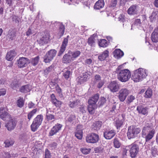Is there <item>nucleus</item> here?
<instances>
[{
	"label": "nucleus",
	"instance_id": "nucleus-1",
	"mask_svg": "<svg viewBox=\"0 0 158 158\" xmlns=\"http://www.w3.org/2000/svg\"><path fill=\"white\" fill-rule=\"evenodd\" d=\"M99 94H97L89 98L88 101L89 105L87 109L89 113L91 114H94L95 110L98 107L97 102L98 100Z\"/></svg>",
	"mask_w": 158,
	"mask_h": 158
},
{
	"label": "nucleus",
	"instance_id": "nucleus-2",
	"mask_svg": "<svg viewBox=\"0 0 158 158\" xmlns=\"http://www.w3.org/2000/svg\"><path fill=\"white\" fill-rule=\"evenodd\" d=\"M147 71L145 69L139 68L134 71L132 76V79L135 82H139L147 76Z\"/></svg>",
	"mask_w": 158,
	"mask_h": 158
},
{
	"label": "nucleus",
	"instance_id": "nucleus-3",
	"mask_svg": "<svg viewBox=\"0 0 158 158\" xmlns=\"http://www.w3.org/2000/svg\"><path fill=\"white\" fill-rule=\"evenodd\" d=\"M118 73V79L122 82H125L128 81L131 75L130 72L128 69L121 70Z\"/></svg>",
	"mask_w": 158,
	"mask_h": 158
},
{
	"label": "nucleus",
	"instance_id": "nucleus-4",
	"mask_svg": "<svg viewBox=\"0 0 158 158\" xmlns=\"http://www.w3.org/2000/svg\"><path fill=\"white\" fill-rule=\"evenodd\" d=\"M140 128L137 127L135 126H131L128 127L127 136L129 139L134 138L140 132Z\"/></svg>",
	"mask_w": 158,
	"mask_h": 158
},
{
	"label": "nucleus",
	"instance_id": "nucleus-5",
	"mask_svg": "<svg viewBox=\"0 0 158 158\" xmlns=\"http://www.w3.org/2000/svg\"><path fill=\"white\" fill-rule=\"evenodd\" d=\"M43 116L41 114L37 115L35 118L31 126V130L32 131H35L41 125L43 120Z\"/></svg>",
	"mask_w": 158,
	"mask_h": 158
},
{
	"label": "nucleus",
	"instance_id": "nucleus-6",
	"mask_svg": "<svg viewBox=\"0 0 158 158\" xmlns=\"http://www.w3.org/2000/svg\"><path fill=\"white\" fill-rule=\"evenodd\" d=\"M56 52L55 49H51L48 51L44 57V61L46 63L50 62L56 56Z\"/></svg>",
	"mask_w": 158,
	"mask_h": 158
},
{
	"label": "nucleus",
	"instance_id": "nucleus-7",
	"mask_svg": "<svg viewBox=\"0 0 158 158\" xmlns=\"http://www.w3.org/2000/svg\"><path fill=\"white\" fill-rule=\"evenodd\" d=\"M99 139L98 135L94 133H92L87 135L86 137V141L89 143H95Z\"/></svg>",
	"mask_w": 158,
	"mask_h": 158
},
{
	"label": "nucleus",
	"instance_id": "nucleus-8",
	"mask_svg": "<svg viewBox=\"0 0 158 158\" xmlns=\"http://www.w3.org/2000/svg\"><path fill=\"white\" fill-rule=\"evenodd\" d=\"M130 93L129 90L126 88L121 89L118 93V98L121 102H123Z\"/></svg>",
	"mask_w": 158,
	"mask_h": 158
},
{
	"label": "nucleus",
	"instance_id": "nucleus-9",
	"mask_svg": "<svg viewBox=\"0 0 158 158\" xmlns=\"http://www.w3.org/2000/svg\"><path fill=\"white\" fill-rule=\"evenodd\" d=\"M17 122L15 119H11L6 123L5 126L8 131H11L16 127Z\"/></svg>",
	"mask_w": 158,
	"mask_h": 158
},
{
	"label": "nucleus",
	"instance_id": "nucleus-10",
	"mask_svg": "<svg viewBox=\"0 0 158 158\" xmlns=\"http://www.w3.org/2000/svg\"><path fill=\"white\" fill-rule=\"evenodd\" d=\"M62 127V125L60 124L57 123L56 124L51 128L49 132L48 136H52L56 135L60 130Z\"/></svg>",
	"mask_w": 158,
	"mask_h": 158
},
{
	"label": "nucleus",
	"instance_id": "nucleus-11",
	"mask_svg": "<svg viewBox=\"0 0 158 158\" xmlns=\"http://www.w3.org/2000/svg\"><path fill=\"white\" fill-rule=\"evenodd\" d=\"M139 146L135 144H132L130 148V153L132 158H134L136 156L139 151Z\"/></svg>",
	"mask_w": 158,
	"mask_h": 158
},
{
	"label": "nucleus",
	"instance_id": "nucleus-12",
	"mask_svg": "<svg viewBox=\"0 0 158 158\" xmlns=\"http://www.w3.org/2000/svg\"><path fill=\"white\" fill-rule=\"evenodd\" d=\"M17 62L18 65L20 68L26 66L30 62L28 59L25 57L20 58Z\"/></svg>",
	"mask_w": 158,
	"mask_h": 158
},
{
	"label": "nucleus",
	"instance_id": "nucleus-13",
	"mask_svg": "<svg viewBox=\"0 0 158 158\" xmlns=\"http://www.w3.org/2000/svg\"><path fill=\"white\" fill-rule=\"evenodd\" d=\"M69 36L68 35L66 38L64 39L61 46L60 50L58 53V56H60L62 55L65 50L68 43Z\"/></svg>",
	"mask_w": 158,
	"mask_h": 158
},
{
	"label": "nucleus",
	"instance_id": "nucleus-14",
	"mask_svg": "<svg viewBox=\"0 0 158 158\" xmlns=\"http://www.w3.org/2000/svg\"><path fill=\"white\" fill-rule=\"evenodd\" d=\"M108 87L112 92H116L119 89V85L116 81H114L109 84Z\"/></svg>",
	"mask_w": 158,
	"mask_h": 158
},
{
	"label": "nucleus",
	"instance_id": "nucleus-15",
	"mask_svg": "<svg viewBox=\"0 0 158 158\" xmlns=\"http://www.w3.org/2000/svg\"><path fill=\"white\" fill-rule=\"evenodd\" d=\"M114 130L106 131L104 132V137L106 139H110L113 138L115 135Z\"/></svg>",
	"mask_w": 158,
	"mask_h": 158
},
{
	"label": "nucleus",
	"instance_id": "nucleus-16",
	"mask_svg": "<svg viewBox=\"0 0 158 158\" xmlns=\"http://www.w3.org/2000/svg\"><path fill=\"white\" fill-rule=\"evenodd\" d=\"M138 112L140 114L147 115L148 112V108L146 107H144L142 105L138 106L136 109Z\"/></svg>",
	"mask_w": 158,
	"mask_h": 158
},
{
	"label": "nucleus",
	"instance_id": "nucleus-17",
	"mask_svg": "<svg viewBox=\"0 0 158 158\" xmlns=\"http://www.w3.org/2000/svg\"><path fill=\"white\" fill-rule=\"evenodd\" d=\"M90 72H85L83 73V76L81 77L78 80V82L80 84L82 83L83 82L86 81L88 80L89 78V77L90 76Z\"/></svg>",
	"mask_w": 158,
	"mask_h": 158
},
{
	"label": "nucleus",
	"instance_id": "nucleus-18",
	"mask_svg": "<svg viewBox=\"0 0 158 158\" xmlns=\"http://www.w3.org/2000/svg\"><path fill=\"white\" fill-rule=\"evenodd\" d=\"M63 78H64L66 80H70L72 75V72L70 70L64 69L63 71Z\"/></svg>",
	"mask_w": 158,
	"mask_h": 158
},
{
	"label": "nucleus",
	"instance_id": "nucleus-19",
	"mask_svg": "<svg viewBox=\"0 0 158 158\" xmlns=\"http://www.w3.org/2000/svg\"><path fill=\"white\" fill-rule=\"evenodd\" d=\"M62 61L63 63H69L73 61L71 54H69V51L67 53L64 55L62 59Z\"/></svg>",
	"mask_w": 158,
	"mask_h": 158
},
{
	"label": "nucleus",
	"instance_id": "nucleus-20",
	"mask_svg": "<svg viewBox=\"0 0 158 158\" xmlns=\"http://www.w3.org/2000/svg\"><path fill=\"white\" fill-rule=\"evenodd\" d=\"M16 55V53L15 50H10L7 52L6 58L7 60L11 61Z\"/></svg>",
	"mask_w": 158,
	"mask_h": 158
},
{
	"label": "nucleus",
	"instance_id": "nucleus-21",
	"mask_svg": "<svg viewBox=\"0 0 158 158\" xmlns=\"http://www.w3.org/2000/svg\"><path fill=\"white\" fill-rule=\"evenodd\" d=\"M127 12L128 14L130 15H134L137 14V10L136 6L133 5L131 6L128 10Z\"/></svg>",
	"mask_w": 158,
	"mask_h": 158
},
{
	"label": "nucleus",
	"instance_id": "nucleus-22",
	"mask_svg": "<svg viewBox=\"0 0 158 158\" xmlns=\"http://www.w3.org/2000/svg\"><path fill=\"white\" fill-rule=\"evenodd\" d=\"M104 0H98L95 4L94 8V9L99 10L104 7Z\"/></svg>",
	"mask_w": 158,
	"mask_h": 158
},
{
	"label": "nucleus",
	"instance_id": "nucleus-23",
	"mask_svg": "<svg viewBox=\"0 0 158 158\" xmlns=\"http://www.w3.org/2000/svg\"><path fill=\"white\" fill-rule=\"evenodd\" d=\"M113 54L115 57L118 59L123 56L124 53L121 50L118 49H116L114 51Z\"/></svg>",
	"mask_w": 158,
	"mask_h": 158
},
{
	"label": "nucleus",
	"instance_id": "nucleus-24",
	"mask_svg": "<svg viewBox=\"0 0 158 158\" xmlns=\"http://www.w3.org/2000/svg\"><path fill=\"white\" fill-rule=\"evenodd\" d=\"M108 56L109 51L107 50H106L101 54L98 56V58L100 61H102L105 60Z\"/></svg>",
	"mask_w": 158,
	"mask_h": 158
},
{
	"label": "nucleus",
	"instance_id": "nucleus-25",
	"mask_svg": "<svg viewBox=\"0 0 158 158\" xmlns=\"http://www.w3.org/2000/svg\"><path fill=\"white\" fill-rule=\"evenodd\" d=\"M69 51V54H71L73 60L78 57L81 54V52L77 50L73 52H72L71 50Z\"/></svg>",
	"mask_w": 158,
	"mask_h": 158
},
{
	"label": "nucleus",
	"instance_id": "nucleus-26",
	"mask_svg": "<svg viewBox=\"0 0 158 158\" xmlns=\"http://www.w3.org/2000/svg\"><path fill=\"white\" fill-rule=\"evenodd\" d=\"M102 125V122L100 121H99L94 123L92 126L93 129L94 130L98 131L100 129Z\"/></svg>",
	"mask_w": 158,
	"mask_h": 158
},
{
	"label": "nucleus",
	"instance_id": "nucleus-27",
	"mask_svg": "<svg viewBox=\"0 0 158 158\" xmlns=\"http://www.w3.org/2000/svg\"><path fill=\"white\" fill-rule=\"evenodd\" d=\"M154 134V131L152 130L151 131H149V133L147 134L144 137L145 138L146 142H147L151 139L153 137Z\"/></svg>",
	"mask_w": 158,
	"mask_h": 158
},
{
	"label": "nucleus",
	"instance_id": "nucleus-28",
	"mask_svg": "<svg viewBox=\"0 0 158 158\" xmlns=\"http://www.w3.org/2000/svg\"><path fill=\"white\" fill-rule=\"evenodd\" d=\"M31 89V87L30 86L28 85H26L21 87L20 91L22 93H27L30 92Z\"/></svg>",
	"mask_w": 158,
	"mask_h": 158
},
{
	"label": "nucleus",
	"instance_id": "nucleus-29",
	"mask_svg": "<svg viewBox=\"0 0 158 158\" xmlns=\"http://www.w3.org/2000/svg\"><path fill=\"white\" fill-rule=\"evenodd\" d=\"M8 114L7 112L5 111V109L2 107L0 108V116L3 120H5L4 118L6 117Z\"/></svg>",
	"mask_w": 158,
	"mask_h": 158
},
{
	"label": "nucleus",
	"instance_id": "nucleus-30",
	"mask_svg": "<svg viewBox=\"0 0 158 158\" xmlns=\"http://www.w3.org/2000/svg\"><path fill=\"white\" fill-rule=\"evenodd\" d=\"M39 59V56H37L35 58H31L29 61L30 63H31L32 65L35 66L38 64Z\"/></svg>",
	"mask_w": 158,
	"mask_h": 158
},
{
	"label": "nucleus",
	"instance_id": "nucleus-31",
	"mask_svg": "<svg viewBox=\"0 0 158 158\" xmlns=\"http://www.w3.org/2000/svg\"><path fill=\"white\" fill-rule=\"evenodd\" d=\"M151 128L148 126H146L144 127L142 131V136L143 137H144V136H145L148 134L149 131H151Z\"/></svg>",
	"mask_w": 158,
	"mask_h": 158
},
{
	"label": "nucleus",
	"instance_id": "nucleus-32",
	"mask_svg": "<svg viewBox=\"0 0 158 158\" xmlns=\"http://www.w3.org/2000/svg\"><path fill=\"white\" fill-rule=\"evenodd\" d=\"M152 91L151 89H148L145 91L144 96L146 98H150L152 95Z\"/></svg>",
	"mask_w": 158,
	"mask_h": 158
},
{
	"label": "nucleus",
	"instance_id": "nucleus-33",
	"mask_svg": "<svg viewBox=\"0 0 158 158\" xmlns=\"http://www.w3.org/2000/svg\"><path fill=\"white\" fill-rule=\"evenodd\" d=\"M158 18V12L155 11L152 12L150 18L151 22L156 20Z\"/></svg>",
	"mask_w": 158,
	"mask_h": 158
},
{
	"label": "nucleus",
	"instance_id": "nucleus-34",
	"mask_svg": "<svg viewBox=\"0 0 158 158\" xmlns=\"http://www.w3.org/2000/svg\"><path fill=\"white\" fill-rule=\"evenodd\" d=\"M48 40V38L46 35H44L40 38L38 41H39V44L43 45L44 43H47Z\"/></svg>",
	"mask_w": 158,
	"mask_h": 158
},
{
	"label": "nucleus",
	"instance_id": "nucleus-35",
	"mask_svg": "<svg viewBox=\"0 0 158 158\" xmlns=\"http://www.w3.org/2000/svg\"><path fill=\"white\" fill-rule=\"evenodd\" d=\"M80 103V101L78 100L75 101H70L69 104L70 107L73 108L77 106Z\"/></svg>",
	"mask_w": 158,
	"mask_h": 158
},
{
	"label": "nucleus",
	"instance_id": "nucleus-36",
	"mask_svg": "<svg viewBox=\"0 0 158 158\" xmlns=\"http://www.w3.org/2000/svg\"><path fill=\"white\" fill-rule=\"evenodd\" d=\"M16 32L15 31H11L8 33L7 35V37L9 39V40H12L16 36Z\"/></svg>",
	"mask_w": 158,
	"mask_h": 158
},
{
	"label": "nucleus",
	"instance_id": "nucleus-37",
	"mask_svg": "<svg viewBox=\"0 0 158 158\" xmlns=\"http://www.w3.org/2000/svg\"><path fill=\"white\" fill-rule=\"evenodd\" d=\"M99 45L102 47H106L108 45L107 41L105 39H102L99 42Z\"/></svg>",
	"mask_w": 158,
	"mask_h": 158
},
{
	"label": "nucleus",
	"instance_id": "nucleus-38",
	"mask_svg": "<svg viewBox=\"0 0 158 158\" xmlns=\"http://www.w3.org/2000/svg\"><path fill=\"white\" fill-rule=\"evenodd\" d=\"M65 27L64 26L61 24H60L59 25V32L60 36V37L63 35L64 32Z\"/></svg>",
	"mask_w": 158,
	"mask_h": 158
},
{
	"label": "nucleus",
	"instance_id": "nucleus-39",
	"mask_svg": "<svg viewBox=\"0 0 158 158\" xmlns=\"http://www.w3.org/2000/svg\"><path fill=\"white\" fill-rule=\"evenodd\" d=\"M88 43L91 46H94L95 44V39L93 36H91L88 39Z\"/></svg>",
	"mask_w": 158,
	"mask_h": 158
},
{
	"label": "nucleus",
	"instance_id": "nucleus-40",
	"mask_svg": "<svg viewBox=\"0 0 158 158\" xmlns=\"http://www.w3.org/2000/svg\"><path fill=\"white\" fill-rule=\"evenodd\" d=\"M54 67V65L53 64H52L50 66L44 70V74L46 75H48L53 69Z\"/></svg>",
	"mask_w": 158,
	"mask_h": 158
},
{
	"label": "nucleus",
	"instance_id": "nucleus-41",
	"mask_svg": "<svg viewBox=\"0 0 158 158\" xmlns=\"http://www.w3.org/2000/svg\"><path fill=\"white\" fill-rule=\"evenodd\" d=\"M113 143L115 148H119L121 146V143L119 142V140L117 138H115L114 139Z\"/></svg>",
	"mask_w": 158,
	"mask_h": 158
},
{
	"label": "nucleus",
	"instance_id": "nucleus-42",
	"mask_svg": "<svg viewBox=\"0 0 158 158\" xmlns=\"http://www.w3.org/2000/svg\"><path fill=\"white\" fill-rule=\"evenodd\" d=\"M37 112V109H34L30 112L28 114L27 118L30 120L33 116Z\"/></svg>",
	"mask_w": 158,
	"mask_h": 158
},
{
	"label": "nucleus",
	"instance_id": "nucleus-43",
	"mask_svg": "<svg viewBox=\"0 0 158 158\" xmlns=\"http://www.w3.org/2000/svg\"><path fill=\"white\" fill-rule=\"evenodd\" d=\"M46 119L48 121L53 120V121L55 119V118L54 115L47 113L46 114Z\"/></svg>",
	"mask_w": 158,
	"mask_h": 158
},
{
	"label": "nucleus",
	"instance_id": "nucleus-44",
	"mask_svg": "<svg viewBox=\"0 0 158 158\" xmlns=\"http://www.w3.org/2000/svg\"><path fill=\"white\" fill-rule=\"evenodd\" d=\"M24 104V101L22 98H20L17 101V105L20 108L22 107Z\"/></svg>",
	"mask_w": 158,
	"mask_h": 158
},
{
	"label": "nucleus",
	"instance_id": "nucleus-45",
	"mask_svg": "<svg viewBox=\"0 0 158 158\" xmlns=\"http://www.w3.org/2000/svg\"><path fill=\"white\" fill-rule=\"evenodd\" d=\"M151 40L154 42H158V35L152 33L151 35Z\"/></svg>",
	"mask_w": 158,
	"mask_h": 158
},
{
	"label": "nucleus",
	"instance_id": "nucleus-46",
	"mask_svg": "<svg viewBox=\"0 0 158 158\" xmlns=\"http://www.w3.org/2000/svg\"><path fill=\"white\" fill-rule=\"evenodd\" d=\"M124 122V120L123 119L121 120H116V126L117 129L120 128L123 125V123Z\"/></svg>",
	"mask_w": 158,
	"mask_h": 158
},
{
	"label": "nucleus",
	"instance_id": "nucleus-47",
	"mask_svg": "<svg viewBox=\"0 0 158 158\" xmlns=\"http://www.w3.org/2000/svg\"><path fill=\"white\" fill-rule=\"evenodd\" d=\"M14 141L12 140H6L4 142V143L5 144V147L7 148L12 146L14 144Z\"/></svg>",
	"mask_w": 158,
	"mask_h": 158
},
{
	"label": "nucleus",
	"instance_id": "nucleus-48",
	"mask_svg": "<svg viewBox=\"0 0 158 158\" xmlns=\"http://www.w3.org/2000/svg\"><path fill=\"white\" fill-rule=\"evenodd\" d=\"M52 103L57 107H60L61 106L62 102L61 101L58 100L56 99L54 101H53Z\"/></svg>",
	"mask_w": 158,
	"mask_h": 158
},
{
	"label": "nucleus",
	"instance_id": "nucleus-49",
	"mask_svg": "<svg viewBox=\"0 0 158 158\" xmlns=\"http://www.w3.org/2000/svg\"><path fill=\"white\" fill-rule=\"evenodd\" d=\"M75 136L78 139H81L82 137V132L81 131H78L75 132Z\"/></svg>",
	"mask_w": 158,
	"mask_h": 158
},
{
	"label": "nucleus",
	"instance_id": "nucleus-50",
	"mask_svg": "<svg viewBox=\"0 0 158 158\" xmlns=\"http://www.w3.org/2000/svg\"><path fill=\"white\" fill-rule=\"evenodd\" d=\"M105 102V98L104 97H102L98 103L99 106L100 107L103 106Z\"/></svg>",
	"mask_w": 158,
	"mask_h": 158
},
{
	"label": "nucleus",
	"instance_id": "nucleus-51",
	"mask_svg": "<svg viewBox=\"0 0 158 158\" xmlns=\"http://www.w3.org/2000/svg\"><path fill=\"white\" fill-rule=\"evenodd\" d=\"M18 86V83L16 81H13L10 84V87L13 89H15Z\"/></svg>",
	"mask_w": 158,
	"mask_h": 158
},
{
	"label": "nucleus",
	"instance_id": "nucleus-52",
	"mask_svg": "<svg viewBox=\"0 0 158 158\" xmlns=\"http://www.w3.org/2000/svg\"><path fill=\"white\" fill-rule=\"evenodd\" d=\"M45 158H50L51 157V153L49 150L48 149H46L45 150Z\"/></svg>",
	"mask_w": 158,
	"mask_h": 158
},
{
	"label": "nucleus",
	"instance_id": "nucleus-53",
	"mask_svg": "<svg viewBox=\"0 0 158 158\" xmlns=\"http://www.w3.org/2000/svg\"><path fill=\"white\" fill-rule=\"evenodd\" d=\"M31 27H29L27 31L26 32V35L27 36H29L30 35L33 34L34 32L33 31Z\"/></svg>",
	"mask_w": 158,
	"mask_h": 158
},
{
	"label": "nucleus",
	"instance_id": "nucleus-54",
	"mask_svg": "<svg viewBox=\"0 0 158 158\" xmlns=\"http://www.w3.org/2000/svg\"><path fill=\"white\" fill-rule=\"evenodd\" d=\"M101 77L99 75H96L94 77V82L95 83L101 81Z\"/></svg>",
	"mask_w": 158,
	"mask_h": 158
},
{
	"label": "nucleus",
	"instance_id": "nucleus-55",
	"mask_svg": "<svg viewBox=\"0 0 158 158\" xmlns=\"http://www.w3.org/2000/svg\"><path fill=\"white\" fill-rule=\"evenodd\" d=\"M56 90L59 96H61L62 95L61 89L59 85H57L56 87Z\"/></svg>",
	"mask_w": 158,
	"mask_h": 158
},
{
	"label": "nucleus",
	"instance_id": "nucleus-56",
	"mask_svg": "<svg viewBox=\"0 0 158 158\" xmlns=\"http://www.w3.org/2000/svg\"><path fill=\"white\" fill-rule=\"evenodd\" d=\"M79 108L80 111L82 113H85L86 112L87 109V108L86 106L82 105Z\"/></svg>",
	"mask_w": 158,
	"mask_h": 158
},
{
	"label": "nucleus",
	"instance_id": "nucleus-57",
	"mask_svg": "<svg viewBox=\"0 0 158 158\" xmlns=\"http://www.w3.org/2000/svg\"><path fill=\"white\" fill-rule=\"evenodd\" d=\"M57 146V143L56 142H53L52 143L49 145L51 149H54L56 148Z\"/></svg>",
	"mask_w": 158,
	"mask_h": 158
},
{
	"label": "nucleus",
	"instance_id": "nucleus-58",
	"mask_svg": "<svg viewBox=\"0 0 158 158\" xmlns=\"http://www.w3.org/2000/svg\"><path fill=\"white\" fill-rule=\"evenodd\" d=\"M75 118L76 116L75 115L71 114L70 115L68 118V121L70 123H71L75 119Z\"/></svg>",
	"mask_w": 158,
	"mask_h": 158
},
{
	"label": "nucleus",
	"instance_id": "nucleus-59",
	"mask_svg": "<svg viewBox=\"0 0 158 158\" xmlns=\"http://www.w3.org/2000/svg\"><path fill=\"white\" fill-rule=\"evenodd\" d=\"M12 20L13 21H15L16 23H19V20L18 17L16 15H13L12 16Z\"/></svg>",
	"mask_w": 158,
	"mask_h": 158
},
{
	"label": "nucleus",
	"instance_id": "nucleus-60",
	"mask_svg": "<svg viewBox=\"0 0 158 158\" xmlns=\"http://www.w3.org/2000/svg\"><path fill=\"white\" fill-rule=\"evenodd\" d=\"M135 99V97L132 95H131L129 97H128L127 98V100L128 102L129 103H131L132 102L133 100H134Z\"/></svg>",
	"mask_w": 158,
	"mask_h": 158
},
{
	"label": "nucleus",
	"instance_id": "nucleus-61",
	"mask_svg": "<svg viewBox=\"0 0 158 158\" xmlns=\"http://www.w3.org/2000/svg\"><path fill=\"white\" fill-rule=\"evenodd\" d=\"M90 149H85V148H84L82 149L81 151L82 152V153L85 154H88L90 152Z\"/></svg>",
	"mask_w": 158,
	"mask_h": 158
},
{
	"label": "nucleus",
	"instance_id": "nucleus-62",
	"mask_svg": "<svg viewBox=\"0 0 158 158\" xmlns=\"http://www.w3.org/2000/svg\"><path fill=\"white\" fill-rule=\"evenodd\" d=\"M117 0H112L110 6L113 7H115L117 4Z\"/></svg>",
	"mask_w": 158,
	"mask_h": 158
},
{
	"label": "nucleus",
	"instance_id": "nucleus-63",
	"mask_svg": "<svg viewBox=\"0 0 158 158\" xmlns=\"http://www.w3.org/2000/svg\"><path fill=\"white\" fill-rule=\"evenodd\" d=\"M118 19L119 21L124 22L125 20L124 15L123 14H120L118 18Z\"/></svg>",
	"mask_w": 158,
	"mask_h": 158
},
{
	"label": "nucleus",
	"instance_id": "nucleus-64",
	"mask_svg": "<svg viewBox=\"0 0 158 158\" xmlns=\"http://www.w3.org/2000/svg\"><path fill=\"white\" fill-rule=\"evenodd\" d=\"M11 156L9 153L8 152H5L4 155V158H10Z\"/></svg>",
	"mask_w": 158,
	"mask_h": 158
}]
</instances>
